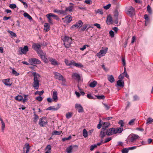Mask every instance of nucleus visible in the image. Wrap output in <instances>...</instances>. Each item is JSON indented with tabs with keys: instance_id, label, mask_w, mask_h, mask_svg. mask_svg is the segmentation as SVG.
Here are the masks:
<instances>
[{
	"instance_id": "f257e3e1",
	"label": "nucleus",
	"mask_w": 153,
	"mask_h": 153,
	"mask_svg": "<svg viewBox=\"0 0 153 153\" xmlns=\"http://www.w3.org/2000/svg\"><path fill=\"white\" fill-rule=\"evenodd\" d=\"M32 75L33 76V81L32 85L33 87L36 89H38L39 87L40 81V75L35 72H33Z\"/></svg>"
},
{
	"instance_id": "f03ea898",
	"label": "nucleus",
	"mask_w": 153,
	"mask_h": 153,
	"mask_svg": "<svg viewBox=\"0 0 153 153\" xmlns=\"http://www.w3.org/2000/svg\"><path fill=\"white\" fill-rule=\"evenodd\" d=\"M36 52L38 56L40 57L44 62L45 63L48 62V60L47 57L45 53L43 52L42 50H40Z\"/></svg>"
},
{
	"instance_id": "7ed1b4c3",
	"label": "nucleus",
	"mask_w": 153,
	"mask_h": 153,
	"mask_svg": "<svg viewBox=\"0 0 153 153\" xmlns=\"http://www.w3.org/2000/svg\"><path fill=\"white\" fill-rule=\"evenodd\" d=\"M63 40L65 47L69 48L71 43V39L69 37L65 36L63 38Z\"/></svg>"
},
{
	"instance_id": "20e7f679",
	"label": "nucleus",
	"mask_w": 153,
	"mask_h": 153,
	"mask_svg": "<svg viewBox=\"0 0 153 153\" xmlns=\"http://www.w3.org/2000/svg\"><path fill=\"white\" fill-rule=\"evenodd\" d=\"M48 123V121L46 117H42L39 119V124L41 127L45 126Z\"/></svg>"
},
{
	"instance_id": "39448f33",
	"label": "nucleus",
	"mask_w": 153,
	"mask_h": 153,
	"mask_svg": "<svg viewBox=\"0 0 153 153\" xmlns=\"http://www.w3.org/2000/svg\"><path fill=\"white\" fill-rule=\"evenodd\" d=\"M139 137V136L138 135L134 134H132L128 137L126 141L128 143L132 142L135 141Z\"/></svg>"
},
{
	"instance_id": "423d86ee",
	"label": "nucleus",
	"mask_w": 153,
	"mask_h": 153,
	"mask_svg": "<svg viewBox=\"0 0 153 153\" xmlns=\"http://www.w3.org/2000/svg\"><path fill=\"white\" fill-rule=\"evenodd\" d=\"M29 62L31 65H34L36 64H39L41 63V61L38 59L35 58L30 59L28 60Z\"/></svg>"
},
{
	"instance_id": "0eeeda50",
	"label": "nucleus",
	"mask_w": 153,
	"mask_h": 153,
	"mask_svg": "<svg viewBox=\"0 0 153 153\" xmlns=\"http://www.w3.org/2000/svg\"><path fill=\"white\" fill-rule=\"evenodd\" d=\"M53 74L54 75V77L56 79H58L59 80H61L62 82L65 81V79L63 78L62 76L60 73L56 72H53Z\"/></svg>"
},
{
	"instance_id": "6e6552de",
	"label": "nucleus",
	"mask_w": 153,
	"mask_h": 153,
	"mask_svg": "<svg viewBox=\"0 0 153 153\" xmlns=\"http://www.w3.org/2000/svg\"><path fill=\"white\" fill-rule=\"evenodd\" d=\"M126 13L129 16H133L135 13V10L134 8L131 6L129 7L126 9Z\"/></svg>"
},
{
	"instance_id": "1a4fd4ad",
	"label": "nucleus",
	"mask_w": 153,
	"mask_h": 153,
	"mask_svg": "<svg viewBox=\"0 0 153 153\" xmlns=\"http://www.w3.org/2000/svg\"><path fill=\"white\" fill-rule=\"evenodd\" d=\"M108 50V48H106L104 50H101L100 52L97 53V56L100 58L101 57L105 56V54L106 53Z\"/></svg>"
},
{
	"instance_id": "9d476101",
	"label": "nucleus",
	"mask_w": 153,
	"mask_h": 153,
	"mask_svg": "<svg viewBox=\"0 0 153 153\" xmlns=\"http://www.w3.org/2000/svg\"><path fill=\"white\" fill-rule=\"evenodd\" d=\"M72 19V18L71 16L70 15H68L64 18H62V20L64 23L68 24L71 22Z\"/></svg>"
},
{
	"instance_id": "9b49d317",
	"label": "nucleus",
	"mask_w": 153,
	"mask_h": 153,
	"mask_svg": "<svg viewBox=\"0 0 153 153\" xmlns=\"http://www.w3.org/2000/svg\"><path fill=\"white\" fill-rule=\"evenodd\" d=\"M82 24L83 23L82 21L79 20L78 22H76L75 24L71 26L70 29L71 30H73L75 28H77L80 27L82 25Z\"/></svg>"
},
{
	"instance_id": "f8f14e48",
	"label": "nucleus",
	"mask_w": 153,
	"mask_h": 153,
	"mask_svg": "<svg viewBox=\"0 0 153 153\" xmlns=\"http://www.w3.org/2000/svg\"><path fill=\"white\" fill-rule=\"evenodd\" d=\"M106 134L108 135H111L115 133V128H111L107 130L106 131Z\"/></svg>"
},
{
	"instance_id": "ddd939ff",
	"label": "nucleus",
	"mask_w": 153,
	"mask_h": 153,
	"mask_svg": "<svg viewBox=\"0 0 153 153\" xmlns=\"http://www.w3.org/2000/svg\"><path fill=\"white\" fill-rule=\"evenodd\" d=\"M61 106V105L60 104H58L57 105V106L56 107H55L54 106H50L47 109V110H53V111H56L59 109Z\"/></svg>"
},
{
	"instance_id": "4468645a",
	"label": "nucleus",
	"mask_w": 153,
	"mask_h": 153,
	"mask_svg": "<svg viewBox=\"0 0 153 153\" xmlns=\"http://www.w3.org/2000/svg\"><path fill=\"white\" fill-rule=\"evenodd\" d=\"M52 92V97L53 99L54 102H56L58 100L57 92L56 91H53Z\"/></svg>"
},
{
	"instance_id": "2eb2a0df",
	"label": "nucleus",
	"mask_w": 153,
	"mask_h": 153,
	"mask_svg": "<svg viewBox=\"0 0 153 153\" xmlns=\"http://www.w3.org/2000/svg\"><path fill=\"white\" fill-rule=\"evenodd\" d=\"M75 108L78 109V112L79 113L83 112V108L82 105L79 104H76L75 105Z\"/></svg>"
},
{
	"instance_id": "dca6fc26",
	"label": "nucleus",
	"mask_w": 153,
	"mask_h": 153,
	"mask_svg": "<svg viewBox=\"0 0 153 153\" xmlns=\"http://www.w3.org/2000/svg\"><path fill=\"white\" fill-rule=\"evenodd\" d=\"M48 61H49L52 65H58V63L55 59L50 57L48 58Z\"/></svg>"
},
{
	"instance_id": "f3484780",
	"label": "nucleus",
	"mask_w": 153,
	"mask_h": 153,
	"mask_svg": "<svg viewBox=\"0 0 153 153\" xmlns=\"http://www.w3.org/2000/svg\"><path fill=\"white\" fill-rule=\"evenodd\" d=\"M33 48L35 51H36L39 50L41 47L40 45L39 44H34L32 46Z\"/></svg>"
},
{
	"instance_id": "a211bd4d",
	"label": "nucleus",
	"mask_w": 153,
	"mask_h": 153,
	"mask_svg": "<svg viewBox=\"0 0 153 153\" xmlns=\"http://www.w3.org/2000/svg\"><path fill=\"white\" fill-rule=\"evenodd\" d=\"M72 77L78 81L80 80V76L77 73H74L72 75Z\"/></svg>"
},
{
	"instance_id": "6ab92c4d",
	"label": "nucleus",
	"mask_w": 153,
	"mask_h": 153,
	"mask_svg": "<svg viewBox=\"0 0 153 153\" xmlns=\"http://www.w3.org/2000/svg\"><path fill=\"white\" fill-rule=\"evenodd\" d=\"M21 51L23 54H26L27 52L28 51V47L27 46H25L24 48H21Z\"/></svg>"
},
{
	"instance_id": "aec40b11",
	"label": "nucleus",
	"mask_w": 153,
	"mask_h": 153,
	"mask_svg": "<svg viewBox=\"0 0 153 153\" xmlns=\"http://www.w3.org/2000/svg\"><path fill=\"white\" fill-rule=\"evenodd\" d=\"M74 147H76L77 148L78 147V146L76 145H75L73 146H69L66 149V152L67 153H71L72 152V150Z\"/></svg>"
},
{
	"instance_id": "412c9836",
	"label": "nucleus",
	"mask_w": 153,
	"mask_h": 153,
	"mask_svg": "<svg viewBox=\"0 0 153 153\" xmlns=\"http://www.w3.org/2000/svg\"><path fill=\"white\" fill-rule=\"evenodd\" d=\"M25 147H24L23 148V153H25V149H26V151L25 152V153H28L30 151V146L29 144L26 143L25 144Z\"/></svg>"
},
{
	"instance_id": "4be33fe9",
	"label": "nucleus",
	"mask_w": 153,
	"mask_h": 153,
	"mask_svg": "<svg viewBox=\"0 0 153 153\" xmlns=\"http://www.w3.org/2000/svg\"><path fill=\"white\" fill-rule=\"evenodd\" d=\"M117 86L123 87L124 85V82L122 80H119L117 82Z\"/></svg>"
},
{
	"instance_id": "5701e85b",
	"label": "nucleus",
	"mask_w": 153,
	"mask_h": 153,
	"mask_svg": "<svg viewBox=\"0 0 153 153\" xmlns=\"http://www.w3.org/2000/svg\"><path fill=\"white\" fill-rule=\"evenodd\" d=\"M72 65L78 68H81L83 67V65L80 63H76L74 61L72 62Z\"/></svg>"
},
{
	"instance_id": "b1692460",
	"label": "nucleus",
	"mask_w": 153,
	"mask_h": 153,
	"mask_svg": "<svg viewBox=\"0 0 153 153\" xmlns=\"http://www.w3.org/2000/svg\"><path fill=\"white\" fill-rule=\"evenodd\" d=\"M108 80L111 82L112 83L114 81V79L112 75H107Z\"/></svg>"
},
{
	"instance_id": "393cba45",
	"label": "nucleus",
	"mask_w": 153,
	"mask_h": 153,
	"mask_svg": "<svg viewBox=\"0 0 153 153\" xmlns=\"http://www.w3.org/2000/svg\"><path fill=\"white\" fill-rule=\"evenodd\" d=\"M50 26L48 23H45L44 25V30L46 32H48L50 30Z\"/></svg>"
},
{
	"instance_id": "a878e982",
	"label": "nucleus",
	"mask_w": 153,
	"mask_h": 153,
	"mask_svg": "<svg viewBox=\"0 0 153 153\" xmlns=\"http://www.w3.org/2000/svg\"><path fill=\"white\" fill-rule=\"evenodd\" d=\"M3 82L6 85L10 86L12 85V84L10 82V79H7L3 80Z\"/></svg>"
},
{
	"instance_id": "bb28decb",
	"label": "nucleus",
	"mask_w": 153,
	"mask_h": 153,
	"mask_svg": "<svg viewBox=\"0 0 153 153\" xmlns=\"http://www.w3.org/2000/svg\"><path fill=\"white\" fill-rule=\"evenodd\" d=\"M110 125V123L109 122H104L102 123V129L105 130V129L107 128Z\"/></svg>"
},
{
	"instance_id": "cd10ccee",
	"label": "nucleus",
	"mask_w": 153,
	"mask_h": 153,
	"mask_svg": "<svg viewBox=\"0 0 153 153\" xmlns=\"http://www.w3.org/2000/svg\"><path fill=\"white\" fill-rule=\"evenodd\" d=\"M105 131V130L102 129L100 134V137L102 138H103L106 134Z\"/></svg>"
},
{
	"instance_id": "c85d7f7f",
	"label": "nucleus",
	"mask_w": 153,
	"mask_h": 153,
	"mask_svg": "<svg viewBox=\"0 0 153 153\" xmlns=\"http://www.w3.org/2000/svg\"><path fill=\"white\" fill-rule=\"evenodd\" d=\"M123 130V129L121 127H119L116 128H115V134L119 133H121Z\"/></svg>"
},
{
	"instance_id": "c756f323",
	"label": "nucleus",
	"mask_w": 153,
	"mask_h": 153,
	"mask_svg": "<svg viewBox=\"0 0 153 153\" xmlns=\"http://www.w3.org/2000/svg\"><path fill=\"white\" fill-rule=\"evenodd\" d=\"M72 62H73V60H71L69 61L67 59H65V63L66 65L67 66H71L72 65V63H73Z\"/></svg>"
},
{
	"instance_id": "7c9ffc66",
	"label": "nucleus",
	"mask_w": 153,
	"mask_h": 153,
	"mask_svg": "<svg viewBox=\"0 0 153 153\" xmlns=\"http://www.w3.org/2000/svg\"><path fill=\"white\" fill-rule=\"evenodd\" d=\"M97 82L95 81H94L91 82L89 84V86L91 88H94L96 86L97 84Z\"/></svg>"
},
{
	"instance_id": "2f4dec72",
	"label": "nucleus",
	"mask_w": 153,
	"mask_h": 153,
	"mask_svg": "<svg viewBox=\"0 0 153 153\" xmlns=\"http://www.w3.org/2000/svg\"><path fill=\"white\" fill-rule=\"evenodd\" d=\"M48 14L51 17H53L54 19H55L56 20H58L59 19V17L56 15L52 13H50Z\"/></svg>"
},
{
	"instance_id": "473e14b6",
	"label": "nucleus",
	"mask_w": 153,
	"mask_h": 153,
	"mask_svg": "<svg viewBox=\"0 0 153 153\" xmlns=\"http://www.w3.org/2000/svg\"><path fill=\"white\" fill-rule=\"evenodd\" d=\"M23 15L25 17L27 18L30 20H31L32 19L31 17L27 13H24Z\"/></svg>"
},
{
	"instance_id": "72a5a7b5",
	"label": "nucleus",
	"mask_w": 153,
	"mask_h": 153,
	"mask_svg": "<svg viewBox=\"0 0 153 153\" xmlns=\"http://www.w3.org/2000/svg\"><path fill=\"white\" fill-rule=\"evenodd\" d=\"M23 99V97L21 95H18L16 96L15 97V99L17 100H18L19 101H21Z\"/></svg>"
},
{
	"instance_id": "f704fd0d",
	"label": "nucleus",
	"mask_w": 153,
	"mask_h": 153,
	"mask_svg": "<svg viewBox=\"0 0 153 153\" xmlns=\"http://www.w3.org/2000/svg\"><path fill=\"white\" fill-rule=\"evenodd\" d=\"M112 22V19L111 17L108 16L107 18V23L108 24L110 25Z\"/></svg>"
},
{
	"instance_id": "c9c22d12",
	"label": "nucleus",
	"mask_w": 153,
	"mask_h": 153,
	"mask_svg": "<svg viewBox=\"0 0 153 153\" xmlns=\"http://www.w3.org/2000/svg\"><path fill=\"white\" fill-rule=\"evenodd\" d=\"M7 32L10 34L12 37H16L17 36L16 34L14 33L13 31L8 30Z\"/></svg>"
},
{
	"instance_id": "e433bc0d",
	"label": "nucleus",
	"mask_w": 153,
	"mask_h": 153,
	"mask_svg": "<svg viewBox=\"0 0 153 153\" xmlns=\"http://www.w3.org/2000/svg\"><path fill=\"white\" fill-rule=\"evenodd\" d=\"M83 135L84 137H87L88 136V133L87 130L84 129L83 130Z\"/></svg>"
},
{
	"instance_id": "4c0bfd02",
	"label": "nucleus",
	"mask_w": 153,
	"mask_h": 153,
	"mask_svg": "<svg viewBox=\"0 0 153 153\" xmlns=\"http://www.w3.org/2000/svg\"><path fill=\"white\" fill-rule=\"evenodd\" d=\"M95 13L100 14H102L103 13L102 10L101 9H99L95 10Z\"/></svg>"
},
{
	"instance_id": "58836bf2",
	"label": "nucleus",
	"mask_w": 153,
	"mask_h": 153,
	"mask_svg": "<svg viewBox=\"0 0 153 153\" xmlns=\"http://www.w3.org/2000/svg\"><path fill=\"white\" fill-rule=\"evenodd\" d=\"M46 16L48 19V22L50 24H53V22L52 21V20L51 18V17L50 16V15H49V14H48L46 15Z\"/></svg>"
},
{
	"instance_id": "ea45409f",
	"label": "nucleus",
	"mask_w": 153,
	"mask_h": 153,
	"mask_svg": "<svg viewBox=\"0 0 153 153\" xmlns=\"http://www.w3.org/2000/svg\"><path fill=\"white\" fill-rule=\"evenodd\" d=\"M153 122V120L152 118H148L147 119V122L146 123V124H149L151 123H152Z\"/></svg>"
},
{
	"instance_id": "a19ab883",
	"label": "nucleus",
	"mask_w": 153,
	"mask_h": 153,
	"mask_svg": "<svg viewBox=\"0 0 153 153\" xmlns=\"http://www.w3.org/2000/svg\"><path fill=\"white\" fill-rule=\"evenodd\" d=\"M73 7L72 6H70L68 7H66V10L67 12L69 11V12L72 11L73 8Z\"/></svg>"
},
{
	"instance_id": "79ce46f5",
	"label": "nucleus",
	"mask_w": 153,
	"mask_h": 153,
	"mask_svg": "<svg viewBox=\"0 0 153 153\" xmlns=\"http://www.w3.org/2000/svg\"><path fill=\"white\" fill-rule=\"evenodd\" d=\"M34 118L33 121L34 123H36L39 119V116L36 114H34Z\"/></svg>"
},
{
	"instance_id": "37998d69",
	"label": "nucleus",
	"mask_w": 153,
	"mask_h": 153,
	"mask_svg": "<svg viewBox=\"0 0 153 153\" xmlns=\"http://www.w3.org/2000/svg\"><path fill=\"white\" fill-rule=\"evenodd\" d=\"M147 11L150 14L152 13V10L151 7L149 5H148L147 7Z\"/></svg>"
},
{
	"instance_id": "c03bdc74",
	"label": "nucleus",
	"mask_w": 153,
	"mask_h": 153,
	"mask_svg": "<svg viewBox=\"0 0 153 153\" xmlns=\"http://www.w3.org/2000/svg\"><path fill=\"white\" fill-rule=\"evenodd\" d=\"M44 93L43 91H37L35 93V94H38L40 96L42 95Z\"/></svg>"
},
{
	"instance_id": "a18cd8bd",
	"label": "nucleus",
	"mask_w": 153,
	"mask_h": 153,
	"mask_svg": "<svg viewBox=\"0 0 153 153\" xmlns=\"http://www.w3.org/2000/svg\"><path fill=\"white\" fill-rule=\"evenodd\" d=\"M61 132L62 131H54L53 132L52 134L53 135H59L61 134Z\"/></svg>"
},
{
	"instance_id": "49530a36",
	"label": "nucleus",
	"mask_w": 153,
	"mask_h": 153,
	"mask_svg": "<svg viewBox=\"0 0 153 153\" xmlns=\"http://www.w3.org/2000/svg\"><path fill=\"white\" fill-rule=\"evenodd\" d=\"M12 73L16 76H18L19 75V74L14 69H12Z\"/></svg>"
},
{
	"instance_id": "de8ad7c7",
	"label": "nucleus",
	"mask_w": 153,
	"mask_h": 153,
	"mask_svg": "<svg viewBox=\"0 0 153 153\" xmlns=\"http://www.w3.org/2000/svg\"><path fill=\"white\" fill-rule=\"evenodd\" d=\"M144 19L145 20V22H149V19L147 14H145L144 16Z\"/></svg>"
},
{
	"instance_id": "09e8293b",
	"label": "nucleus",
	"mask_w": 153,
	"mask_h": 153,
	"mask_svg": "<svg viewBox=\"0 0 153 153\" xmlns=\"http://www.w3.org/2000/svg\"><path fill=\"white\" fill-rule=\"evenodd\" d=\"M28 97V95H24V98L23 99V102L25 103L27 101V97Z\"/></svg>"
},
{
	"instance_id": "8fccbe9b",
	"label": "nucleus",
	"mask_w": 153,
	"mask_h": 153,
	"mask_svg": "<svg viewBox=\"0 0 153 153\" xmlns=\"http://www.w3.org/2000/svg\"><path fill=\"white\" fill-rule=\"evenodd\" d=\"M9 7L11 9H15L16 7V5L15 4H10L9 5Z\"/></svg>"
},
{
	"instance_id": "3c124183",
	"label": "nucleus",
	"mask_w": 153,
	"mask_h": 153,
	"mask_svg": "<svg viewBox=\"0 0 153 153\" xmlns=\"http://www.w3.org/2000/svg\"><path fill=\"white\" fill-rule=\"evenodd\" d=\"M103 104L104 105L106 110H108L110 108V106L106 104L105 103H103Z\"/></svg>"
},
{
	"instance_id": "603ef678",
	"label": "nucleus",
	"mask_w": 153,
	"mask_h": 153,
	"mask_svg": "<svg viewBox=\"0 0 153 153\" xmlns=\"http://www.w3.org/2000/svg\"><path fill=\"white\" fill-rule=\"evenodd\" d=\"M36 100H38L39 102H41L43 100V98L40 96H38L36 98Z\"/></svg>"
},
{
	"instance_id": "864d4df0",
	"label": "nucleus",
	"mask_w": 153,
	"mask_h": 153,
	"mask_svg": "<svg viewBox=\"0 0 153 153\" xmlns=\"http://www.w3.org/2000/svg\"><path fill=\"white\" fill-rule=\"evenodd\" d=\"M1 130L2 131L4 132V130L5 127V124L4 122H1Z\"/></svg>"
},
{
	"instance_id": "5fc2aeb1",
	"label": "nucleus",
	"mask_w": 153,
	"mask_h": 153,
	"mask_svg": "<svg viewBox=\"0 0 153 153\" xmlns=\"http://www.w3.org/2000/svg\"><path fill=\"white\" fill-rule=\"evenodd\" d=\"M129 150L128 148H125L122 150V153H128Z\"/></svg>"
},
{
	"instance_id": "6e6d98bb",
	"label": "nucleus",
	"mask_w": 153,
	"mask_h": 153,
	"mask_svg": "<svg viewBox=\"0 0 153 153\" xmlns=\"http://www.w3.org/2000/svg\"><path fill=\"white\" fill-rule=\"evenodd\" d=\"M71 138V136L70 135L67 138H64L62 139V140L63 141H64L65 140H70Z\"/></svg>"
},
{
	"instance_id": "4d7b16f0",
	"label": "nucleus",
	"mask_w": 153,
	"mask_h": 153,
	"mask_svg": "<svg viewBox=\"0 0 153 153\" xmlns=\"http://www.w3.org/2000/svg\"><path fill=\"white\" fill-rule=\"evenodd\" d=\"M135 119H133L131 120L128 123V124L129 125H134V123L135 121Z\"/></svg>"
},
{
	"instance_id": "13d9d810",
	"label": "nucleus",
	"mask_w": 153,
	"mask_h": 153,
	"mask_svg": "<svg viewBox=\"0 0 153 153\" xmlns=\"http://www.w3.org/2000/svg\"><path fill=\"white\" fill-rule=\"evenodd\" d=\"M88 25L87 24H85L81 28V30L82 31L85 30L87 28Z\"/></svg>"
},
{
	"instance_id": "bf43d9fd",
	"label": "nucleus",
	"mask_w": 153,
	"mask_h": 153,
	"mask_svg": "<svg viewBox=\"0 0 153 153\" xmlns=\"http://www.w3.org/2000/svg\"><path fill=\"white\" fill-rule=\"evenodd\" d=\"M86 47H89V45H84L82 47L80 48V49L81 51H83L86 48Z\"/></svg>"
},
{
	"instance_id": "052dcab7",
	"label": "nucleus",
	"mask_w": 153,
	"mask_h": 153,
	"mask_svg": "<svg viewBox=\"0 0 153 153\" xmlns=\"http://www.w3.org/2000/svg\"><path fill=\"white\" fill-rule=\"evenodd\" d=\"M111 6V4H109L105 6H104L103 7L105 9L108 10L110 8Z\"/></svg>"
},
{
	"instance_id": "680f3d73",
	"label": "nucleus",
	"mask_w": 153,
	"mask_h": 153,
	"mask_svg": "<svg viewBox=\"0 0 153 153\" xmlns=\"http://www.w3.org/2000/svg\"><path fill=\"white\" fill-rule=\"evenodd\" d=\"M119 124L120 125L121 127H123L124 126V123L122 120H120L119 122Z\"/></svg>"
},
{
	"instance_id": "e2e57ef3",
	"label": "nucleus",
	"mask_w": 153,
	"mask_h": 153,
	"mask_svg": "<svg viewBox=\"0 0 153 153\" xmlns=\"http://www.w3.org/2000/svg\"><path fill=\"white\" fill-rule=\"evenodd\" d=\"M101 120H100V121L99 123L98 124L97 126V127L98 129H100L101 127L102 126V124L101 123Z\"/></svg>"
},
{
	"instance_id": "0e129e2a",
	"label": "nucleus",
	"mask_w": 153,
	"mask_h": 153,
	"mask_svg": "<svg viewBox=\"0 0 153 153\" xmlns=\"http://www.w3.org/2000/svg\"><path fill=\"white\" fill-rule=\"evenodd\" d=\"M66 117L67 118H69L71 117V114L70 112H68V113H67L66 115Z\"/></svg>"
},
{
	"instance_id": "69168bd1",
	"label": "nucleus",
	"mask_w": 153,
	"mask_h": 153,
	"mask_svg": "<svg viewBox=\"0 0 153 153\" xmlns=\"http://www.w3.org/2000/svg\"><path fill=\"white\" fill-rule=\"evenodd\" d=\"M111 139H112L111 137H109L106 138L104 142V143H106L110 141L111 140Z\"/></svg>"
},
{
	"instance_id": "338daca9",
	"label": "nucleus",
	"mask_w": 153,
	"mask_h": 153,
	"mask_svg": "<svg viewBox=\"0 0 153 153\" xmlns=\"http://www.w3.org/2000/svg\"><path fill=\"white\" fill-rule=\"evenodd\" d=\"M51 148L50 145H48L46 148V149H48L47 151H51Z\"/></svg>"
},
{
	"instance_id": "774afa93",
	"label": "nucleus",
	"mask_w": 153,
	"mask_h": 153,
	"mask_svg": "<svg viewBox=\"0 0 153 153\" xmlns=\"http://www.w3.org/2000/svg\"><path fill=\"white\" fill-rule=\"evenodd\" d=\"M85 2L88 4H91L92 2L91 0H85Z\"/></svg>"
}]
</instances>
